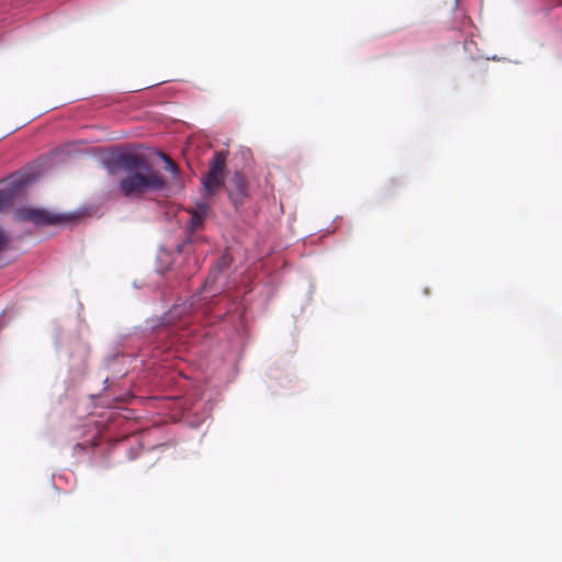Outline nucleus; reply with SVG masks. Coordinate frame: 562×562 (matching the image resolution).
Listing matches in <instances>:
<instances>
[{"mask_svg": "<svg viewBox=\"0 0 562 562\" xmlns=\"http://www.w3.org/2000/svg\"><path fill=\"white\" fill-rule=\"evenodd\" d=\"M109 176H119L116 189L123 196L140 190V158L126 146H98L87 151Z\"/></svg>", "mask_w": 562, "mask_h": 562, "instance_id": "f257e3e1", "label": "nucleus"}, {"mask_svg": "<svg viewBox=\"0 0 562 562\" xmlns=\"http://www.w3.org/2000/svg\"><path fill=\"white\" fill-rule=\"evenodd\" d=\"M78 150L72 144H64L55 147L50 151L41 155L36 160L32 161L24 168L12 173L4 181V190L15 202L23 200L29 189L49 169L57 164H63L66 159L75 156Z\"/></svg>", "mask_w": 562, "mask_h": 562, "instance_id": "f03ea898", "label": "nucleus"}, {"mask_svg": "<svg viewBox=\"0 0 562 562\" xmlns=\"http://www.w3.org/2000/svg\"><path fill=\"white\" fill-rule=\"evenodd\" d=\"M89 207H78L71 211H52L45 206L23 203L14 207L12 215L15 222L32 223L35 227L55 226L72 227L81 222L82 214Z\"/></svg>", "mask_w": 562, "mask_h": 562, "instance_id": "7ed1b4c3", "label": "nucleus"}, {"mask_svg": "<svg viewBox=\"0 0 562 562\" xmlns=\"http://www.w3.org/2000/svg\"><path fill=\"white\" fill-rule=\"evenodd\" d=\"M160 164L175 179L178 178L179 167L170 157L153 147L143 146V192L147 190L164 191L167 189V180L155 169Z\"/></svg>", "mask_w": 562, "mask_h": 562, "instance_id": "20e7f679", "label": "nucleus"}, {"mask_svg": "<svg viewBox=\"0 0 562 562\" xmlns=\"http://www.w3.org/2000/svg\"><path fill=\"white\" fill-rule=\"evenodd\" d=\"M128 346L127 336L123 337L120 341V347L111 350L104 358L102 366L100 367L99 373L102 374L105 372V376L103 380V392L114 382L116 379H121L126 375L127 367L132 359L137 357V352L127 353L125 349Z\"/></svg>", "mask_w": 562, "mask_h": 562, "instance_id": "39448f33", "label": "nucleus"}, {"mask_svg": "<svg viewBox=\"0 0 562 562\" xmlns=\"http://www.w3.org/2000/svg\"><path fill=\"white\" fill-rule=\"evenodd\" d=\"M227 151H215L209 165V171L202 176L201 183L206 195H213L224 187Z\"/></svg>", "mask_w": 562, "mask_h": 562, "instance_id": "423d86ee", "label": "nucleus"}, {"mask_svg": "<svg viewBox=\"0 0 562 562\" xmlns=\"http://www.w3.org/2000/svg\"><path fill=\"white\" fill-rule=\"evenodd\" d=\"M227 193L235 206L241 205L248 196L247 180L245 176L237 171L231 179Z\"/></svg>", "mask_w": 562, "mask_h": 562, "instance_id": "0eeeda50", "label": "nucleus"}, {"mask_svg": "<svg viewBox=\"0 0 562 562\" xmlns=\"http://www.w3.org/2000/svg\"><path fill=\"white\" fill-rule=\"evenodd\" d=\"M211 207L205 202L196 203L194 209L189 211L190 220H189V229L191 233L199 231L203 227L204 221L210 212Z\"/></svg>", "mask_w": 562, "mask_h": 562, "instance_id": "6e6552de", "label": "nucleus"}, {"mask_svg": "<svg viewBox=\"0 0 562 562\" xmlns=\"http://www.w3.org/2000/svg\"><path fill=\"white\" fill-rule=\"evenodd\" d=\"M111 447H93L90 459L91 462L99 468L108 470L112 467V464L108 461L109 456L111 454Z\"/></svg>", "mask_w": 562, "mask_h": 562, "instance_id": "1a4fd4ad", "label": "nucleus"}, {"mask_svg": "<svg viewBox=\"0 0 562 562\" xmlns=\"http://www.w3.org/2000/svg\"><path fill=\"white\" fill-rule=\"evenodd\" d=\"M12 247V237L10 232L0 224V256L5 254ZM2 265L0 263V268Z\"/></svg>", "mask_w": 562, "mask_h": 562, "instance_id": "9d476101", "label": "nucleus"}, {"mask_svg": "<svg viewBox=\"0 0 562 562\" xmlns=\"http://www.w3.org/2000/svg\"><path fill=\"white\" fill-rule=\"evenodd\" d=\"M12 203H14V201L11 199L4 188L0 189V214L8 213Z\"/></svg>", "mask_w": 562, "mask_h": 562, "instance_id": "9b49d317", "label": "nucleus"}, {"mask_svg": "<svg viewBox=\"0 0 562 562\" xmlns=\"http://www.w3.org/2000/svg\"><path fill=\"white\" fill-rule=\"evenodd\" d=\"M140 449V437L135 439V446L130 447L126 450V457L128 461H134L138 458Z\"/></svg>", "mask_w": 562, "mask_h": 562, "instance_id": "f8f14e48", "label": "nucleus"}, {"mask_svg": "<svg viewBox=\"0 0 562 562\" xmlns=\"http://www.w3.org/2000/svg\"><path fill=\"white\" fill-rule=\"evenodd\" d=\"M8 325V319L4 318V311L0 313V329Z\"/></svg>", "mask_w": 562, "mask_h": 562, "instance_id": "ddd939ff", "label": "nucleus"}, {"mask_svg": "<svg viewBox=\"0 0 562 562\" xmlns=\"http://www.w3.org/2000/svg\"><path fill=\"white\" fill-rule=\"evenodd\" d=\"M106 395L101 393V394H98V395H91V398L92 400H98L99 402L95 403V405L98 404H103V398L105 397Z\"/></svg>", "mask_w": 562, "mask_h": 562, "instance_id": "4468645a", "label": "nucleus"}, {"mask_svg": "<svg viewBox=\"0 0 562 562\" xmlns=\"http://www.w3.org/2000/svg\"><path fill=\"white\" fill-rule=\"evenodd\" d=\"M74 451H75V453L85 452L83 443H80V442L76 443L74 446Z\"/></svg>", "mask_w": 562, "mask_h": 562, "instance_id": "2eb2a0df", "label": "nucleus"}, {"mask_svg": "<svg viewBox=\"0 0 562 562\" xmlns=\"http://www.w3.org/2000/svg\"><path fill=\"white\" fill-rule=\"evenodd\" d=\"M210 281H215V274H214V272H211V273L207 276L206 283H209Z\"/></svg>", "mask_w": 562, "mask_h": 562, "instance_id": "dca6fc26", "label": "nucleus"}, {"mask_svg": "<svg viewBox=\"0 0 562 562\" xmlns=\"http://www.w3.org/2000/svg\"><path fill=\"white\" fill-rule=\"evenodd\" d=\"M133 150L139 151L140 150V144L139 143L133 144Z\"/></svg>", "mask_w": 562, "mask_h": 562, "instance_id": "f3484780", "label": "nucleus"}, {"mask_svg": "<svg viewBox=\"0 0 562 562\" xmlns=\"http://www.w3.org/2000/svg\"><path fill=\"white\" fill-rule=\"evenodd\" d=\"M132 285H133V288H134V289H140V285L138 284V281H137V280H134V281L132 282Z\"/></svg>", "mask_w": 562, "mask_h": 562, "instance_id": "a211bd4d", "label": "nucleus"}, {"mask_svg": "<svg viewBox=\"0 0 562 562\" xmlns=\"http://www.w3.org/2000/svg\"><path fill=\"white\" fill-rule=\"evenodd\" d=\"M149 401H150V398H144V397H143V404H144V403H147V402H149Z\"/></svg>", "mask_w": 562, "mask_h": 562, "instance_id": "6ab92c4d", "label": "nucleus"}, {"mask_svg": "<svg viewBox=\"0 0 562 562\" xmlns=\"http://www.w3.org/2000/svg\"><path fill=\"white\" fill-rule=\"evenodd\" d=\"M12 132H13V131H11V133H12ZM9 134H10V132H9V133H7V134H5V135H3V136H0V139H3V137H5V136H7V135H9Z\"/></svg>", "mask_w": 562, "mask_h": 562, "instance_id": "aec40b11", "label": "nucleus"}, {"mask_svg": "<svg viewBox=\"0 0 562 562\" xmlns=\"http://www.w3.org/2000/svg\"><path fill=\"white\" fill-rule=\"evenodd\" d=\"M12 132H13V131H11V133H12ZM9 134H10V132H9V133H7V134H5V135H3V136H0V139H3V137H5V136H7V135H9Z\"/></svg>", "mask_w": 562, "mask_h": 562, "instance_id": "412c9836", "label": "nucleus"}]
</instances>
